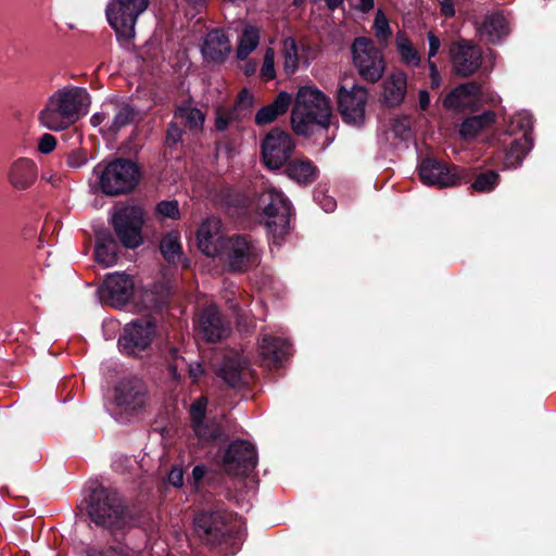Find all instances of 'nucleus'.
I'll return each mask as SVG.
<instances>
[{
	"label": "nucleus",
	"mask_w": 556,
	"mask_h": 556,
	"mask_svg": "<svg viewBox=\"0 0 556 556\" xmlns=\"http://www.w3.org/2000/svg\"><path fill=\"white\" fill-rule=\"evenodd\" d=\"M144 215L143 208L138 205L117 207L110 219L114 235L108 228H101L94 232L97 262L106 267L112 266L118 260L119 244L131 250L141 245Z\"/></svg>",
	"instance_id": "f257e3e1"
},
{
	"label": "nucleus",
	"mask_w": 556,
	"mask_h": 556,
	"mask_svg": "<svg viewBox=\"0 0 556 556\" xmlns=\"http://www.w3.org/2000/svg\"><path fill=\"white\" fill-rule=\"evenodd\" d=\"M89 519L111 533L141 527L144 516L126 505L117 491L98 485L85 500Z\"/></svg>",
	"instance_id": "f03ea898"
},
{
	"label": "nucleus",
	"mask_w": 556,
	"mask_h": 556,
	"mask_svg": "<svg viewBox=\"0 0 556 556\" xmlns=\"http://www.w3.org/2000/svg\"><path fill=\"white\" fill-rule=\"evenodd\" d=\"M194 531L201 541L212 547L225 545V554H235L242 539L237 517L219 505L200 509L193 519Z\"/></svg>",
	"instance_id": "7ed1b4c3"
},
{
	"label": "nucleus",
	"mask_w": 556,
	"mask_h": 556,
	"mask_svg": "<svg viewBox=\"0 0 556 556\" xmlns=\"http://www.w3.org/2000/svg\"><path fill=\"white\" fill-rule=\"evenodd\" d=\"M292 103L290 122L295 135L311 137L316 127L328 129L331 105L320 90L312 86H301Z\"/></svg>",
	"instance_id": "20e7f679"
},
{
	"label": "nucleus",
	"mask_w": 556,
	"mask_h": 556,
	"mask_svg": "<svg viewBox=\"0 0 556 556\" xmlns=\"http://www.w3.org/2000/svg\"><path fill=\"white\" fill-rule=\"evenodd\" d=\"M90 104V94L83 87H65L54 92L39 113L40 123L50 130L59 131L74 124L81 110Z\"/></svg>",
	"instance_id": "39448f33"
},
{
	"label": "nucleus",
	"mask_w": 556,
	"mask_h": 556,
	"mask_svg": "<svg viewBox=\"0 0 556 556\" xmlns=\"http://www.w3.org/2000/svg\"><path fill=\"white\" fill-rule=\"evenodd\" d=\"M255 207L266 218L265 227L273 243L281 245L291 230V217L294 215L291 201L281 191L267 189L258 194Z\"/></svg>",
	"instance_id": "423d86ee"
},
{
	"label": "nucleus",
	"mask_w": 556,
	"mask_h": 556,
	"mask_svg": "<svg viewBox=\"0 0 556 556\" xmlns=\"http://www.w3.org/2000/svg\"><path fill=\"white\" fill-rule=\"evenodd\" d=\"M93 173L99 177L101 191L110 197L132 192L141 178L137 162L126 157H115L108 163H100Z\"/></svg>",
	"instance_id": "0eeeda50"
},
{
	"label": "nucleus",
	"mask_w": 556,
	"mask_h": 556,
	"mask_svg": "<svg viewBox=\"0 0 556 556\" xmlns=\"http://www.w3.org/2000/svg\"><path fill=\"white\" fill-rule=\"evenodd\" d=\"M157 333V320L154 316H142L132 319L123 327L117 340L122 354L142 358L153 353V341Z\"/></svg>",
	"instance_id": "6e6552de"
},
{
	"label": "nucleus",
	"mask_w": 556,
	"mask_h": 556,
	"mask_svg": "<svg viewBox=\"0 0 556 556\" xmlns=\"http://www.w3.org/2000/svg\"><path fill=\"white\" fill-rule=\"evenodd\" d=\"M421 181L439 188L456 187L470 182V168L447 164L432 156H426L418 165Z\"/></svg>",
	"instance_id": "1a4fd4ad"
},
{
	"label": "nucleus",
	"mask_w": 556,
	"mask_h": 556,
	"mask_svg": "<svg viewBox=\"0 0 556 556\" xmlns=\"http://www.w3.org/2000/svg\"><path fill=\"white\" fill-rule=\"evenodd\" d=\"M150 0H111L105 13L110 26L115 30L118 40H130L135 37L138 17L148 9Z\"/></svg>",
	"instance_id": "9d476101"
},
{
	"label": "nucleus",
	"mask_w": 556,
	"mask_h": 556,
	"mask_svg": "<svg viewBox=\"0 0 556 556\" xmlns=\"http://www.w3.org/2000/svg\"><path fill=\"white\" fill-rule=\"evenodd\" d=\"M216 257L225 264L229 273L233 274L247 273L257 263L256 248L247 235L227 237Z\"/></svg>",
	"instance_id": "9b49d317"
},
{
	"label": "nucleus",
	"mask_w": 556,
	"mask_h": 556,
	"mask_svg": "<svg viewBox=\"0 0 556 556\" xmlns=\"http://www.w3.org/2000/svg\"><path fill=\"white\" fill-rule=\"evenodd\" d=\"M294 149L295 142L291 135L275 127L261 141L262 162L269 170H279L291 159Z\"/></svg>",
	"instance_id": "f8f14e48"
},
{
	"label": "nucleus",
	"mask_w": 556,
	"mask_h": 556,
	"mask_svg": "<svg viewBox=\"0 0 556 556\" xmlns=\"http://www.w3.org/2000/svg\"><path fill=\"white\" fill-rule=\"evenodd\" d=\"M353 62L359 76L368 83H377L384 73V60L381 51L370 39L357 37L352 45Z\"/></svg>",
	"instance_id": "ddd939ff"
},
{
	"label": "nucleus",
	"mask_w": 556,
	"mask_h": 556,
	"mask_svg": "<svg viewBox=\"0 0 556 556\" xmlns=\"http://www.w3.org/2000/svg\"><path fill=\"white\" fill-rule=\"evenodd\" d=\"M257 465L256 447L249 441L237 439L225 450L223 466L227 473L249 476Z\"/></svg>",
	"instance_id": "4468645a"
},
{
	"label": "nucleus",
	"mask_w": 556,
	"mask_h": 556,
	"mask_svg": "<svg viewBox=\"0 0 556 556\" xmlns=\"http://www.w3.org/2000/svg\"><path fill=\"white\" fill-rule=\"evenodd\" d=\"M194 331L200 340L216 343L231 333L230 321L215 305L204 307L194 321Z\"/></svg>",
	"instance_id": "2eb2a0df"
},
{
	"label": "nucleus",
	"mask_w": 556,
	"mask_h": 556,
	"mask_svg": "<svg viewBox=\"0 0 556 556\" xmlns=\"http://www.w3.org/2000/svg\"><path fill=\"white\" fill-rule=\"evenodd\" d=\"M187 482L191 491L203 496L207 503L217 495L224 494L225 497H229L231 494L230 490L224 486L225 476L219 471L208 469L204 464L195 465L192 468Z\"/></svg>",
	"instance_id": "dca6fc26"
},
{
	"label": "nucleus",
	"mask_w": 556,
	"mask_h": 556,
	"mask_svg": "<svg viewBox=\"0 0 556 556\" xmlns=\"http://www.w3.org/2000/svg\"><path fill=\"white\" fill-rule=\"evenodd\" d=\"M147 401L148 389L139 378H124L114 388V404L124 413L135 414L141 410Z\"/></svg>",
	"instance_id": "f3484780"
},
{
	"label": "nucleus",
	"mask_w": 556,
	"mask_h": 556,
	"mask_svg": "<svg viewBox=\"0 0 556 556\" xmlns=\"http://www.w3.org/2000/svg\"><path fill=\"white\" fill-rule=\"evenodd\" d=\"M450 55L455 75L462 78L473 75L482 65L481 47L466 39L453 42L450 47Z\"/></svg>",
	"instance_id": "a211bd4d"
},
{
	"label": "nucleus",
	"mask_w": 556,
	"mask_h": 556,
	"mask_svg": "<svg viewBox=\"0 0 556 556\" xmlns=\"http://www.w3.org/2000/svg\"><path fill=\"white\" fill-rule=\"evenodd\" d=\"M367 102V89L353 85L349 90L340 86L337 92L338 112L342 121L350 125H361L365 119V105Z\"/></svg>",
	"instance_id": "6ab92c4d"
},
{
	"label": "nucleus",
	"mask_w": 556,
	"mask_h": 556,
	"mask_svg": "<svg viewBox=\"0 0 556 556\" xmlns=\"http://www.w3.org/2000/svg\"><path fill=\"white\" fill-rule=\"evenodd\" d=\"M135 282L130 275L125 273H112L105 276L99 288L101 300L115 308H122L134 296Z\"/></svg>",
	"instance_id": "aec40b11"
},
{
	"label": "nucleus",
	"mask_w": 556,
	"mask_h": 556,
	"mask_svg": "<svg viewBox=\"0 0 556 556\" xmlns=\"http://www.w3.org/2000/svg\"><path fill=\"white\" fill-rule=\"evenodd\" d=\"M5 176L14 190L25 191L35 185L38 167L34 160L22 156L9 164Z\"/></svg>",
	"instance_id": "412c9836"
},
{
	"label": "nucleus",
	"mask_w": 556,
	"mask_h": 556,
	"mask_svg": "<svg viewBox=\"0 0 556 556\" xmlns=\"http://www.w3.org/2000/svg\"><path fill=\"white\" fill-rule=\"evenodd\" d=\"M225 237L220 232V223L215 218H207L197 230V244L199 250L208 257H216L224 245Z\"/></svg>",
	"instance_id": "4be33fe9"
},
{
	"label": "nucleus",
	"mask_w": 556,
	"mask_h": 556,
	"mask_svg": "<svg viewBox=\"0 0 556 556\" xmlns=\"http://www.w3.org/2000/svg\"><path fill=\"white\" fill-rule=\"evenodd\" d=\"M230 51L229 38L223 29L214 28L206 34L201 48L205 61L223 64Z\"/></svg>",
	"instance_id": "5701e85b"
},
{
	"label": "nucleus",
	"mask_w": 556,
	"mask_h": 556,
	"mask_svg": "<svg viewBox=\"0 0 556 556\" xmlns=\"http://www.w3.org/2000/svg\"><path fill=\"white\" fill-rule=\"evenodd\" d=\"M104 108L113 113V119L105 123L106 131L112 136L122 128L132 125L139 116V111L127 101L113 99L104 103Z\"/></svg>",
	"instance_id": "b1692460"
},
{
	"label": "nucleus",
	"mask_w": 556,
	"mask_h": 556,
	"mask_svg": "<svg viewBox=\"0 0 556 556\" xmlns=\"http://www.w3.org/2000/svg\"><path fill=\"white\" fill-rule=\"evenodd\" d=\"M290 353V344L286 339L265 334L260 343V354L268 367H279Z\"/></svg>",
	"instance_id": "393cba45"
},
{
	"label": "nucleus",
	"mask_w": 556,
	"mask_h": 556,
	"mask_svg": "<svg viewBox=\"0 0 556 556\" xmlns=\"http://www.w3.org/2000/svg\"><path fill=\"white\" fill-rule=\"evenodd\" d=\"M293 102V96L287 91H280L275 100L262 106L255 114L254 122L257 126L268 125L279 116L286 114Z\"/></svg>",
	"instance_id": "a878e982"
},
{
	"label": "nucleus",
	"mask_w": 556,
	"mask_h": 556,
	"mask_svg": "<svg viewBox=\"0 0 556 556\" xmlns=\"http://www.w3.org/2000/svg\"><path fill=\"white\" fill-rule=\"evenodd\" d=\"M192 430L203 446L225 444L229 440V434L223 422L216 417L208 418L202 425L192 428Z\"/></svg>",
	"instance_id": "bb28decb"
},
{
	"label": "nucleus",
	"mask_w": 556,
	"mask_h": 556,
	"mask_svg": "<svg viewBox=\"0 0 556 556\" xmlns=\"http://www.w3.org/2000/svg\"><path fill=\"white\" fill-rule=\"evenodd\" d=\"M162 358L172 379L180 381L192 362L179 348L167 345L162 350Z\"/></svg>",
	"instance_id": "cd10ccee"
},
{
	"label": "nucleus",
	"mask_w": 556,
	"mask_h": 556,
	"mask_svg": "<svg viewBox=\"0 0 556 556\" xmlns=\"http://www.w3.org/2000/svg\"><path fill=\"white\" fill-rule=\"evenodd\" d=\"M285 166L286 175L300 185H309L317 179L318 168L307 157L290 159Z\"/></svg>",
	"instance_id": "c85d7f7f"
},
{
	"label": "nucleus",
	"mask_w": 556,
	"mask_h": 556,
	"mask_svg": "<svg viewBox=\"0 0 556 556\" xmlns=\"http://www.w3.org/2000/svg\"><path fill=\"white\" fill-rule=\"evenodd\" d=\"M533 147V139L528 135H521L520 138L511 140L505 149L504 165L507 168L518 167L526 155Z\"/></svg>",
	"instance_id": "c756f323"
},
{
	"label": "nucleus",
	"mask_w": 556,
	"mask_h": 556,
	"mask_svg": "<svg viewBox=\"0 0 556 556\" xmlns=\"http://www.w3.org/2000/svg\"><path fill=\"white\" fill-rule=\"evenodd\" d=\"M174 118L179 119L180 123L187 128L193 136L202 132L205 113L198 108L190 105H179L174 112Z\"/></svg>",
	"instance_id": "7c9ffc66"
},
{
	"label": "nucleus",
	"mask_w": 556,
	"mask_h": 556,
	"mask_svg": "<svg viewBox=\"0 0 556 556\" xmlns=\"http://www.w3.org/2000/svg\"><path fill=\"white\" fill-rule=\"evenodd\" d=\"M480 30L489 36L490 43L495 45L508 34V23L503 13L494 12L485 16Z\"/></svg>",
	"instance_id": "2f4dec72"
},
{
	"label": "nucleus",
	"mask_w": 556,
	"mask_h": 556,
	"mask_svg": "<svg viewBox=\"0 0 556 556\" xmlns=\"http://www.w3.org/2000/svg\"><path fill=\"white\" fill-rule=\"evenodd\" d=\"M495 122V114L485 111L482 114L467 117L459 126V135L464 139L475 138L482 129Z\"/></svg>",
	"instance_id": "473e14b6"
},
{
	"label": "nucleus",
	"mask_w": 556,
	"mask_h": 556,
	"mask_svg": "<svg viewBox=\"0 0 556 556\" xmlns=\"http://www.w3.org/2000/svg\"><path fill=\"white\" fill-rule=\"evenodd\" d=\"M384 100L388 106H399L405 98L406 77L404 75H392L384 80Z\"/></svg>",
	"instance_id": "72a5a7b5"
},
{
	"label": "nucleus",
	"mask_w": 556,
	"mask_h": 556,
	"mask_svg": "<svg viewBox=\"0 0 556 556\" xmlns=\"http://www.w3.org/2000/svg\"><path fill=\"white\" fill-rule=\"evenodd\" d=\"M260 43V29L253 25H247L238 38L236 56L244 61L257 48Z\"/></svg>",
	"instance_id": "f704fd0d"
},
{
	"label": "nucleus",
	"mask_w": 556,
	"mask_h": 556,
	"mask_svg": "<svg viewBox=\"0 0 556 556\" xmlns=\"http://www.w3.org/2000/svg\"><path fill=\"white\" fill-rule=\"evenodd\" d=\"M160 251L163 257L168 262L175 264L178 262L182 254L180 243V236L177 231L167 232L160 242Z\"/></svg>",
	"instance_id": "c9c22d12"
},
{
	"label": "nucleus",
	"mask_w": 556,
	"mask_h": 556,
	"mask_svg": "<svg viewBox=\"0 0 556 556\" xmlns=\"http://www.w3.org/2000/svg\"><path fill=\"white\" fill-rule=\"evenodd\" d=\"M472 174L470 181L472 180L470 188L480 193L491 192L493 191L501 181L500 174L494 169H486L479 174H475L471 169Z\"/></svg>",
	"instance_id": "e433bc0d"
},
{
	"label": "nucleus",
	"mask_w": 556,
	"mask_h": 556,
	"mask_svg": "<svg viewBox=\"0 0 556 556\" xmlns=\"http://www.w3.org/2000/svg\"><path fill=\"white\" fill-rule=\"evenodd\" d=\"M396 49L404 64L414 67L420 65V55L405 34H397Z\"/></svg>",
	"instance_id": "4c0bfd02"
},
{
	"label": "nucleus",
	"mask_w": 556,
	"mask_h": 556,
	"mask_svg": "<svg viewBox=\"0 0 556 556\" xmlns=\"http://www.w3.org/2000/svg\"><path fill=\"white\" fill-rule=\"evenodd\" d=\"M220 378L231 388L247 383L243 378V369L233 359L226 361L219 369Z\"/></svg>",
	"instance_id": "58836bf2"
},
{
	"label": "nucleus",
	"mask_w": 556,
	"mask_h": 556,
	"mask_svg": "<svg viewBox=\"0 0 556 556\" xmlns=\"http://www.w3.org/2000/svg\"><path fill=\"white\" fill-rule=\"evenodd\" d=\"M141 306L148 312L147 316H153L154 314H162L167 306L166 299L154 291L146 290L141 293Z\"/></svg>",
	"instance_id": "ea45409f"
},
{
	"label": "nucleus",
	"mask_w": 556,
	"mask_h": 556,
	"mask_svg": "<svg viewBox=\"0 0 556 556\" xmlns=\"http://www.w3.org/2000/svg\"><path fill=\"white\" fill-rule=\"evenodd\" d=\"M208 400L206 396H200L193 401L189 408V417L191 428L202 425L208 418H206V407Z\"/></svg>",
	"instance_id": "a19ab883"
},
{
	"label": "nucleus",
	"mask_w": 556,
	"mask_h": 556,
	"mask_svg": "<svg viewBox=\"0 0 556 556\" xmlns=\"http://www.w3.org/2000/svg\"><path fill=\"white\" fill-rule=\"evenodd\" d=\"M283 54L286 73H294L299 67V56L296 41L293 38L289 37L285 40Z\"/></svg>",
	"instance_id": "79ce46f5"
},
{
	"label": "nucleus",
	"mask_w": 556,
	"mask_h": 556,
	"mask_svg": "<svg viewBox=\"0 0 556 556\" xmlns=\"http://www.w3.org/2000/svg\"><path fill=\"white\" fill-rule=\"evenodd\" d=\"M185 132V129L176 121L168 123L164 138L165 148L174 149L182 143Z\"/></svg>",
	"instance_id": "37998d69"
},
{
	"label": "nucleus",
	"mask_w": 556,
	"mask_h": 556,
	"mask_svg": "<svg viewBox=\"0 0 556 556\" xmlns=\"http://www.w3.org/2000/svg\"><path fill=\"white\" fill-rule=\"evenodd\" d=\"M511 130L510 132H514L515 130L522 131V135H528L530 137L533 128V117L530 113L522 111L516 113L511 118Z\"/></svg>",
	"instance_id": "c03bdc74"
},
{
	"label": "nucleus",
	"mask_w": 556,
	"mask_h": 556,
	"mask_svg": "<svg viewBox=\"0 0 556 556\" xmlns=\"http://www.w3.org/2000/svg\"><path fill=\"white\" fill-rule=\"evenodd\" d=\"M375 35L380 41H388L392 35L389 21L382 11H378L374 21Z\"/></svg>",
	"instance_id": "a18cd8bd"
},
{
	"label": "nucleus",
	"mask_w": 556,
	"mask_h": 556,
	"mask_svg": "<svg viewBox=\"0 0 556 556\" xmlns=\"http://www.w3.org/2000/svg\"><path fill=\"white\" fill-rule=\"evenodd\" d=\"M483 83L478 80H470L467 83L459 84L455 87V92H457L460 99H466L469 97H480L482 94Z\"/></svg>",
	"instance_id": "49530a36"
},
{
	"label": "nucleus",
	"mask_w": 556,
	"mask_h": 556,
	"mask_svg": "<svg viewBox=\"0 0 556 556\" xmlns=\"http://www.w3.org/2000/svg\"><path fill=\"white\" fill-rule=\"evenodd\" d=\"M254 101L252 92L248 88H243L238 92L233 105L244 113V115L249 116L254 105Z\"/></svg>",
	"instance_id": "de8ad7c7"
},
{
	"label": "nucleus",
	"mask_w": 556,
	"mask_h": 556,
	"mask_svg": "<svg viewBox=\"0 0 556 556\" xmlns=\"http://www.w3.org/2000/svg\"><path fill=\"white\" fill-rule=\"evenodd\" d=\"M83 556H123V551L121 547L113 545H108L104 547L88 545L84 549Z\"/></svg>",
	"instance_id": "09e8293b"
},
{
	"label": "nucleus",
	"mask_w": 556,
	"mask_h": 556,
	"mask_svg": "<svg viewBox=\"0 0 556 556\" xmlns=\"http://www.w3.org/2000/svg\"><path fill=\"white\" fill-rule=\"evenodd\" d=\"M156 213L161 215L162 217H167L170 219H177L179 218V206L178 202L176 200L172 201H161L156 205Z\"/></svg>",
	"instance_id": "8fccbe9b"
},
{
	"label": "nucleus",
	"mask_w": 556,
	"mask_h": 556,
	"mask_svg": "<svg viewBox=\"0 0 556 556\" xmlns=\"http://www.w3.org/2000/svg\"><path fill=\"white\" fill-rule=\"evenodd\" d=\"M87 163V153L81 149H74L65 154V164L71 168H79Z\"/></svg>",
	"instance_id": "3c124183"
},
{
	"label": "nucleus",
	"mask_w": 556,
	"mask_h": 556,
	"mask_svg": "<svg viewBox=\"0 0 556 556\" xmlns=\"http://www.w3.org/2000/svg\"><path fill=\"white\" fill-rule=\"evenodd\" d=\"M261 77L265 80H271L276 77L275 66H274V58L271 54V50H267L263 65L261 67Z\"/></svg>",
	"instance_id": "603ef678"
},
{
	"label": "nucleus",
	"mask_w": 556,
	"mask_h": 556,
	"mask_svg": "<svg viewBox=\"0 0 556 556\" xmlns=\"http://www.w3.org/2000/svg\"><path fill=\"white\" fill-rule=\"evenodd\" d=\"M392 130L395 137L406 139L410 132L409 122L406 117L396 118L392 124Z\"/></svg>",
	"instance_id": "864d4df0"
},
{
	"label": "nucleus",
	"mask_w": 556,
	"mask_h": 556,
	"mask_svg": "<svg viewBox=\"0 0 556 556\" xmlns=\"http://www.w3.org/2000/svg\"><path fill=\"white\" fill-rule=\"evenodd\" d=\"M232 122L225 112V108L218 106L215 110V129L219 132L226 131Z\"/></svg>",
	"instance_id": "5fc2aeb1"
},
{
	"label": "nucleus",
	"mask_w": 556,
	"mask_h": 556,
	"mask_svg": "<svg viewBox=\"0 0 556 556\" xmlns=\"http://www.w3.org/2000/svg\"><path fill=\"white\" fill-rule=\"evenodd\" d=\"M56 147V138L51 134H43L38 140V151L42 154L51 153Z\"/></svg>",
	"instance_id": "6e6d98bb"
},
{
	"label": "nucleus",
	"mask_w": 556,
	"mask_h": 556,
	"mask_svg": "<svg viewBox=\"0 0 556 556\" xmlns=\"http://www.w3.org/2000/svg\"><path fill=\"white\" fill-rule=\"evenodd\" d=\"M205 374V369L200 362L192 361L186 370V376H188L193 383H197L200 378Z\"/></svg>",
	"instance_id": "4d7b16f0"
},
{
	"label": "nucleus",
	"mask_w": 556,
	"mask_h": 556,
	"mask_svg": "<svg viewBox=\"0 0 556 556\" xmlns=\"http://www.w3.org/2000/svg\"><path fill=\"white\" fill-rule=\"evenodd\" d=\"M228 308L232 311L236 318L238 319V324H240V318L243 316V311L238 302L235 300V292L233 291H227L225 295Z\"/></svg>",
	"instance_id": "13d9d810"
},
{
	"label": "nucleus",
	"mask_w": 556,
	"mask_h": 556,
	"mask_svg": "<svg viewBox=\"0 0 556 556\" xmlns=\"http://www.w3.org/2000/svg\"><path fill=\"white\" fill-rule=\"evenodd\" d=\"M167 481L175 488H181L184 485V471L181 468H172L167 476Z\"/></svg>",
	"instance_id": "bf43d9fd"
},
{
	"label": "nucleus",
	"mask_w": 556,
	"mask_h": 556,
	"mask_svg": "<svg viewBox=\"0 0 556 556\" xmlns=\"http://www.w3.org/2000/svg\"><path fill=\"white\" fill-rule=\"evenodd\" d=\"M462 100L459 94L455 92V88H453L443 99V105L446 109H456L460 105Z\"/></svg>",
	"instance_id": "052dcab7"
},
{
	"label": "nucleus",
	"mask_w": 556,
	"mask_h": 556,
	"mask_svg": "<svg viewBox=\"0 0 556 556\" xmlns=\"http://www.w3.org/2000/svg\"><path fill=\"white\" fill-rule=\"evenodd\" d=\"M428 42H429L428 59H432L439 52V49L441 47V41H440L439 37L433 31H429L428 33Z\"/></svg>",
	"instance_id": "680f3d73"
},
{
	"label": "nucleus",
	"mask_w": 556,
	"mask_h": 556,
	"mask_svg": "<svg viewBox=\"0 0 556 556\" xmlns=\"http://www.w3.org/2000/svg\"><path fill=\"white\" fill-rule=\"evenodd\" d=\"M225 112L228 115L229 119L233 122H242L248 116L244 115L239 109H237L235 105L230 108H225Z\"/></svg>",
	"instance_id": "e2e57ef3"
},
{
	"label": "nucleus",
	"mask_w": 556,
	"mask_h": 556,
	"mask_svg": "<svg viewBox=\"0 0 556 556\" xmlns=\"http://www.w3.org/2000/svg\"><path fill=\"white\" fill-rule=\"evenodd\" d=\"M441 13L445 17H452L455 15L454 2L453 0H444L441 4Z\"/></svg>",
	"instance_id": "0e129e2a"
},
{
	"label": "nucleus",
	"mask_w": 556,
	"mask_h": 556,
	"mask_svg": "<svg viewBox=\"0 0 556 556\" xmlns=\"http://www.w3.org/2000/svg\"><path fill=\"white\" fill-rule=\"evenodd\" d=\"M320 204H321L323 210L327 213L333 212L337 206L336 200L333 198L327 197V195H323V200L320 201Z\"/></svg>",
	"instance_id": "69168bd1"
},
{
	"label": "nucleus",
	"mask_w": 556,
	"mask_h": 556,
	"mask_svg": "<svg viewBox=\"0 0 556 556\" xmlns=\"http://www.w3.org/2000/svg\"><path fill=\"white\" fill-rule=\"evenodd\" d=\"M110 111L105 110V108H102V111L99 113H96L91 116V123L92 125L97 126L105 122V119L109 117Z\"/></svg>",
	"instance_id": "338daca9"
},
{
	"label": "nucleus",
	"mask_w": 556,
	"mask_h": 556,
	"mask_svg": "<svg viewBox=\"0 0 556 556\" xmlns=\"http://www.w3.org/2000/svg\"><path fill=\"white\" fill-rule=\"evenodd\" d=\"M418 99H419V108L420 110L422 111H426L428 110L429 105H430V94L427 90L422 89L419 91V94H418Z\"/></svg>",
	"instance_id": "774afa93"
}]
</instances>
